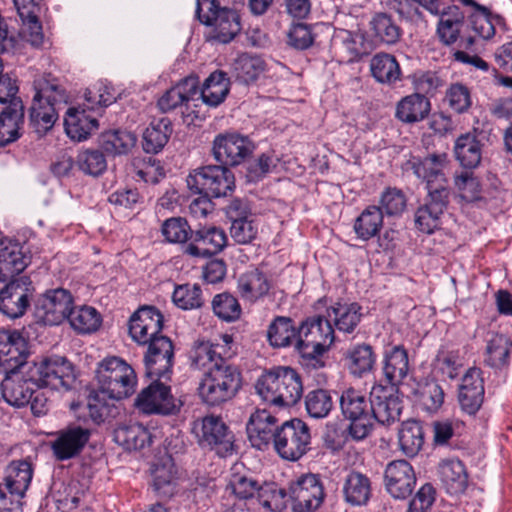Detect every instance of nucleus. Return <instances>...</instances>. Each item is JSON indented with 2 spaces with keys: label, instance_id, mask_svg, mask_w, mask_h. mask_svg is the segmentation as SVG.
Here are the masks:
<instances>
[{
  "label": "nucleus",
  "instance_id": "4c0bfd02",
  "mask_svg": "<svg viewBox=\"0 0 512 512\" xmlns=\"http://www.w3.org/2000/svg\"><path fill=\"white\" fill-rule=\"evenodd\" d=\"M65 131L72 140H86L98 129V121L85 108H69L64 119Z\"/></svg>",
  "mask_w": 512,
  "mask_h": 512
},
{
  "label": "nucleus",
  "instance_id": "c85d7f7f",
  "mask_svg": "<svg viewBox=\"0 0 512 512\" xmlns=\"http://www.w3.org/2000/svg\"><path fill=\"white\" fill-rule=\"evenodd\" d=\"M459 403L463 411L474 415L484 399V381L479 368H470L464 374L459 387Z\"/></svg>",
  "mask_w": 512,
  "mask_h": 512
},
{
  "label": "nucleus",
  "instance_id": "423d86ee",
  "mask_svg": "<svg viewBox=\"0 0 512 512\" xmlns=\"http://www.w3.org/2000/svg\"><path fill=\"white\" fill-rule=\"evenodd\" d=\"M33 477V468L27 460L11 462L0 483V512H22L23 498Z\"/></svg>",
  "mask_w": 512,
  "mask_h": 512
},
{
  "label": "nucleus",
  "instance_id": "4d7b16f0",
  "mask_svg": "<svg viewBox=\"0 0 512 512\" xmlns=\"http://www.w3.org/2000/svg\"><path fill=\"white\" fill-rule=\"evenodd\" d=\"M334 407L331 391L318 388L311 390L305 396V408L308 415L315 419H322L329 415Z\"/></svg>",
  "mask_w": 512,
  "mask_h": 512
},
{
  "label": "nucleus",
  "instance_id": "0eeeda50",
  "mask_svg": "<svg viewBox=\"0 0 512 512\" xmlns=\"http://www.w3.org/2000/svg\"><path fill=\"white\" fill-rule=\"evenodd\" d=\"M334 341L335 331L327 316L308 317L298 327L297 350L304 358L323 355Z\"/></svg>",
  "mask_w": 512,
  "mask_h": 512
},
{
  "label": "nucleus",
  "instance_id": "f8f14e48",
  "mask_svg": "<svg viewBox=\"0 0 512 512\" xmlns=\"http://www.w3.org/2000/svg\"><path fill=\"white\" fill-rule=\"evenodd\" d=\"M193 432L201 446L214 449L221 456H226L233 448V434L218 416L209 415L196 420Z\"/></svg>",
  "mask_w": 512,
  "mask_h": 512
},
{
  "label": "nucleus",
  "instance_id": "a211bd4d",
  "mask_svg": "<svg viewBox=\"0 0 512 512\" xmlns=\"http://www.w3.org/2000/svg\"><path fill=\"white\" fill-rule=\"evenodd\" d=\"M289 497L295 511L310 512L323 502L324 488L315 474H305L290 484Z\"/></svg>",
  "mask_w": 512,
  "mask_h": 512
},
{
  "label": "nucleus",
  "instance_id": "2eb2a0df",
  "mask_svg": "<svg viewBox=\"0 0 512 512\" xmlns=\"http://www.w3.org/2000/svg\"><path fill=\"white\" fill-rule=\"evenodd\" d=\"M73 299L71 294L62 288L49 290L42 295L35 306L37 322L44 325H58L66 320Z\"/></svg>",
  "mask_w": 512,
  "mask_h": 512
},
{
  "label": "nucleus",
  "instance_id": "9d476101",
  "mask_svg": "<svg viewBox=\"0 0 512 512\" xmlns=\"http://www.w3.org/2000/svg\"><path fill=\"white\" fill-rule=\"evenodd\" d=\"M188 188L196 194L226 196L234 188V175L225 165H208L187 177Z\"/></svg>",
  "mask_w": 512,
  "mask_h": 512
},
{
  "label": "nucleus",
  "instance_id": "49530a36",
  "mask_svg": "<svg viewBox=\"0 0 512 512\" xmlns=\"http://www.w3.org/2000/svg\"><path fill=\"white\" fill-rule=\"evenodd\" d=\"M373 78L386 85H393L401 79V68L396 58L388 53H377L370 59Z\"/></svg>",
  "mask_w": 512,
  "mask_h": 512
},
{
  "label": "nucleus",
  "instance_id": "69168bd1",
  "mask_svg": "<svg viewBox=\"0 0 512 512\" xmlns=\"http://www.w3.org/2000/svg\"><path fill=\"white\" fill-rule=\"evenodd\" d=\"M286 496L285 490L278 488L276 484L264 483L257 499L264 508L271 511H281L286 507Z\"/></svg>",
  "mask_w": 512,
  "mask_h": 512
},
{
  "label": "nucleus",
  "instance_id": "e433bc0d",
  "mask_svg": "<svg viewBox=\"0 0 512 512\" xmlns=\"http://www.w3.org/2000/svg\"><path fill=\"white\" fill-rule=\"evenodd\" d=\"M237 288L244 301L255 303L269 293L271 281L259 269H252L239 277Z\"/></svg>",
  "mask_w": 512,
  "mask_h": 512
},
{
  "label": "nucleus",
  "instance_id": "c9c22d12",
  "mask_svg": "<svg viewBox=\"0 0 512 512\" xmlns=\"http://www.w3.org/2000/svg\"><path fill=\"white\" fill-rule=\"evenodd\" d=\"M430 111L429 99L420 93H413L397 103L395 117L403 123L413 124L426 119Z\"/></svg>",
  "mask_w": 512,
  "mask_h": 512
},
{
  "label": "nucleus",
  "instance_id": "b1692460",
  "mask_svg": "<svg viewBox=\"0 0 512 512\" xmlns=\"http://www.w3.org/2000/svg\"><path fill=\"white\" fill-rule=\"evenodd\" d=\"M384 479L387 491L396 499L410 496L416 484L414 469L406 460L390 462L386 466Z\"/></svg>",
  "mask_w": 512,
  "mask_h": 512
},
{
  "label": "nucleus",
  "instance_id": "a18cd8bd",
  "mask_svg": "<svg viewBox=\"0 0 512 512\" xmlns=\"http://www.w3.org/2000/svg\"><path fill=\"white\" fill-rule=\"evenodd\" d=\"M457 161L464 168H476L482 159V144L474 133L460 135L454 145Z\"/></svg>",
  "mask_w": 512,
  "mask_h": 512
},
{
  "label": "nucleus",
  "instance_id": "e2e57ef3",
  "mask_svg": "<svg viewBox=\"0 0 512 512\" xmlns=\"http://www.w3.org/2000/svg\"><path fill=\"white\" fill-rule=\"evenodd\" d=\"M76 165L81 171L92 176L100 175L107 167L104 154L95 149L79 152Z\"/></svg>",
  "mask_w": 512,
  "mask_h": 512
},
{
  "label": "nucleus",
  "instance_id": "bf43d9fd",
  "mask_svg": "<svg viewBox=\"0 0 512 512\" xmlns=\"http://www.w3.org/2000/svg\"><path fill=\"white\" fill-rule=\"evenodd\" d=\"M162 235L169 243L184 244L192 241L194 231L187 220L182 217H171L166 219L161 227Z\"/></svg>",
  "mask_w": 512,
  "mask_h": 512
},
{
  "label": "nucleus",
  "instance_id": "13d9d810",
  "mask_svg": "<svg viewBox=\"0 0 512 512\" xmlns=\"http://www.w3.org/2000/svg\"><path fill=\"white\" fill-rule=\"evenodd\" d=\"M136 141V135L130 131H109L102 136V148L109 154H125L135 146Z\"/></svg>",
  "mask_w": 512,
  "mask_h": 512
},
{
  "label": "nucleus",
  "instance_id": "412c9836",
  "mask_svg": "<svg viewBox=\"0 0 512 512\" xmlns=\"http://www.w3.org/2000/svg\"><path fill=\"white\" fill-rule=\"evenodd\" d=\"M227 245V236L221 228L203 226L193 233L192 241L183 248L185 255L207 258L221 252Z\"/></svg>",
  "mask_w": 512,
  "mask_h": 512
},
{
  "label": "nucleus",
  "instance_id": "f3484780",
  "mask_svg": "<svg viewBox=\"0 0 512 512\" xmlns=\"http://www.w3.org/2000/svg\"><path fill=\"white\" fill-rule=\"evenodd\" d=\"M27 357V342L18 331H0V373L27 369Z\"/></svg>",
  "mask_w": 512,
  "mask_h": 512
},
{
  "label": "nucleus",
  "instance_id": "aec40b11",
  "mask_svg": "<svg viewBox=\"0 0 512 512\" xmlns=\"http://www.w3.org/2000/svg\"><path fill=\"white\" fill-rule=\"evenodd\" d=\"M91 436L89 429L71 424L55 433L51 450L59 461L72 459L79 455Z\"/></svg>",
  "mask_w": 512,
  "mask_h": 512
},
{
  "label": "nucleus",
  "instance_id": "c03bdc74",
  "mask_svg": "<svg viewBox=\"0 0 512 512\" xmlns=\"http://www.w3.org/2000/svg\"><path fill=\"white\" fill-rule=\"evenodd\" d=\"M298 328L290 317L277 316L270 323L267 339L274 348H284L295 345L297 348Z\"/></svg>",
  "mask_w": 512,
  "mask_h": 512
},
{
  "label": "nucleus",
  "instance_id": "2f4dec72",
  "mask_svg": "<svg viewBox=\"0 0 512 512\" xmlns=\"http://www.w3.org/2000/svg\"><path fill=\"white\" fill-rule=\"evenodd\" d=\"M224 354V344L196 341L189 351L190 365L193 369L209 372L214 367V364L222 366L228 363Z\"/></svg>",
  "mask_w": 512,
  "mask_h": 512
},
{
  "label": "nucleus",
  "instance_id": "cd10ccee",
  "mask_svg": "<svg viewBox=\"0 0 512 512\" xmlns=\"http://www.w3.org/2000/svg\"><path fill=\"white\" fill-rule=\"evenodd\" d=\"M277 419L265 409H257L247 423V434L253 447L266 449L274 441L278 430Z\"/></svg>",
  "mask_w": 512,
  "mask_h": 512
},
{
  "label": "nucleus",
  "instance_id": "ea45409f",
  "mask_svg": "<svg viewBox=\"0 0 512 512\" xmlns=\"http://www.w3.org/2000/svg\"><path fill=\"white\" fill-rule=\"evenodd\" d=\"M440 480L451 495L463 493L468 485V474L464 464L458 459H445L438 467Z\"/></svg>",
  "mask_w": 512,
  "mask_h": 512
},
{
  "label": "nucleus",
  "instance_id": "5fc2aeb1",
  "mask_svg": "<svg viewBox=\"0 0 512 512\" xmlns=\"http://www.w3.org/2000/svg\"><path fill=\"white\" fill-rule=\"evenodd\" d=\"M512 341L505 334H494L486 347L485 362L492 368L501 369L509 364Z\"/></svg>",
  "mask_w": 512,
  "mask_h": 512
},
{
  "label": "nucleus",
  "instance_id": "7ed1b4c3",
  "mask_svg": "<svg viewBox=\"0 0 512 512\" xmlns=\"http://www.w3.org/2000/svg\"><path fill=\"white\" fill-rule=\"evenodd\" d=\"M255 389L265 402L280 408L296 404L303 392L300 376L290 367H278L262 375Z\"/></svg>",
  "mask_w": 512,
  "mask_h": 512
},
{
  "label": "nucleus",
  "instance_id": "680f3d73",
  "mask_svg": "<svg viewBox=\"0 0 512 512\" xmlns=\"http://www.w3.org/2000/svg\"><path fill=\"white\" fill-rule=\"evenodd\" d=\"M173 303L180 309L192 310L202 307L204 298L198 285L184 284L175 288L172 295Z\"/></svg>",
  "mask_w": 512,
  "mask_h": 512
},
{
  "label": "nucleus",
  "instance_id": "3c124183",
  "mask_svg": "<svg viewBox=\"0 0 512 512\" xmlns=\"http://www.w3.org/2000/svg\"><path fill=\"white\" fill-rule=\"evenodd\" d=\"M400 450L408 457L416 456L424 444V431L421 423L408 420L402 423L398 432Z\"/></svg>",
  "mask_w": 512,
  "mask_h": 512
},
{
  "label": "nucleus",
  "instance_id": "39448f33",
  "mask_svg": "<svg viewBox=\"0 0 512 512\" xmlns=\"http://www.w3.org/2000/svg\"><path fill=\"white\" fill-rule=\"evenodd\" d=\"M96 378L101 393L109 399H123L130 396L137 384L134 369L119 357L103 359L97 368Z\"/></svg>",
  "mask_w": 512,
  "mask_h": 512
},
{
  "label": "nucleus",
  "instance_id": "f03ea898",
  "mask_svg": "<svg viewBox=\"0 0 512 512\" xmlns=\"http://www.w3.org/2000/svg\"><path fill=\"white\" fill-rule=\"evenodd\" d=\"M34 96L30 107V124L39 135L50 130L58 114L59 105L66 104L68 96L56 78L45 74L33 82Z\"/></svg>",
  "mask_w": 512,
  "mask_h": 512
},
{
  "label": "nucleus",
  "instance_id": "a19ab883",
  "mask_svg": "<svg viewBox=\"0 0 512 512\" xmlns=\"http://www.w3.org/2000/svg\"><path fill=\"white\" fill-rule=\"evenodd\" d=\"M114 441L126 450H141L150 445L152 437L142 424L129 422L120 424L114 430Z\"/></svg>",
  "mask_w": 512,
  "mask_h": 512
},
{
  "label": "nucleus",
  "instance_id": "6ab92c4d",
  "mask_svg": "<svg viewBox=\"0 0 512 512\" xmlns=\"http://www.w3.org/2000/svg\"><path fill=\"white\" fill-rule=\"evenodd\" d=\"M135 406L139 411L148 415H170L177 411L170 387L158 380L152 382L138 394Z\"/></svg>",
  "mask_w": 512,
  "mask_h": 512
},
{
  "label": "nucleus",
  "instance_id": "a878e982",
  "mask_svg": "<svg viewBox=\"0 0 512 512\" xmlns=\"http://www.w3.org/2000/svg\"><path fill=\"white\" fill-rule=\"evenodd\" d=\"M212 27L211 37L220 43H229L241 30L240 16L237 11L219 6L200 21Z\"/></svg>",
  "mask_w": 512,
  "mask_h": 512
},
{
  "label": "nucleus",
  "instance_id": "dca6fc26",
  "mask_svg": "<svg viewBox=\"0 0 512 512\" xmlns=\"http://www.w3.org/2000/svg\"><path fill=\"white\" fill-rule=\"evenodd\" d=\"M7 282L0 291V311L10 318L21 317L30 305L34 291L32 283L27 276Z\"/></svg>",
  "mask_w": 512,
  "mask_h": 512
},
{
  "label": "nucleus",
  "instance_id": "1a4fd4ad",
  "mask_svg": "<svg viewBox=\"0 0 512 512\" xmlns=\"http://www.w3.org/2000/svg\"><path fill=\"white\" fill-rule=\"evenodd\" d=\"M272 444L282 459L297 461L310 450V429L297 418L285 421L278 427Z\"/></svg>",
  "mask_w": 512,
  "mask_h": 512
},
{
  "label": "nucleus",
  "instance_id": "79ce46f5",
  "mask_svg": "<svg viewBox=\"0 0 512 512\" xmlns=\"http://www.w3.org/2000/svg\"><path fill=\"white\" fill-rule=\"evenodd\" d=\"M383 223V210L379 206L369 205L354 220L353 230L358 239L369 241L379 234Z\"/></svg>",
  "mask_w": 512,
  "mask_h": 512
},
{
  "label": "nucleus",
  "instance_id": "338daca9",
  "mask_svg": "<svg viewBox=\"0 0 512 512\" xmlns=\"http://www.w3.org/2000/svg\"><path fill=\"white\" fill-rule=\"evenodd\" d=\"M261 486L253 477L238 474L233 475L228 484V488L240 500L258 497Z\"/></svg>",
  "mask_w": 512,
  "mask_h": 512
},
{
  "label": "nucleus",
  "instance_id": "7c9ffc66",
  "mask_svg": "<svg viewBox=\"0 0 512 512\" xmlns=\"http://www.w3.org/2000/svg\"><path fill=\"white\" fill-rule=\"evenodd\" d=\"M410 364L408 352L403 345H393L383 353V374L391 386L400 385L408 376Z\"/></svg>",
  "mask_w": 512,
  "mask_h": 512
},
{
  "label": "nucleus",
  "instance_id": "c756f323",
  "mask_svg": "<svg viewBox=\"0 0 512 512\" xmlns=\"http://www.w3.org/2000/svg\"><path fill=\"white\" fill-rule=\"evenodd\" d=\"M28 261L19 244L7 239L0 240V282L16 280Z\"/></svg>",
  "mask_w": 512,
  "mask_h": 512
},
{
  "label": "nucleus",
  "instance_id": "473e14b6",
  "mask_svg": "<svg viewBox=\"0 0 512 512\" xmlns=\"http://www.w3.org/2000/svg\"><path fill=\"white\" fill-rule=\"evenodd\" d=\"M154 492L163 499L171 498L177 490V469L170 456H164L151 470Z\"/></svg>",
  "mask_w": 512,
  "mask_h": 512
},
{
  "label": "nucleus",
  "instance_id": "8fccbe9b",
  "mask_svg": "<svg viewBox=\"0 0 512 512\" xmlns=\"http://www.w3.org/2000/svg\"><path fill=\"white\" fill-rule=\"evenodd\" d=\"M172 134L169 118L153 120L143 133L142 146L147 153H158L167 144Z\"/></svg>",
  "mask_w": 512,
  "mask_h": 512
},
{
  "label": "nucleus",
  "instance_id": "6e6552de",
  "mask_svg": "<svg viewBox=\"0 0 512 512\" xmlns=\"http://www.w3.org/2000/svg\"><path fill=\"white\" fill-rule=\"evenodd\" d=\"M343 417L350 422L347 432L355 441L368 437L372 431L371 424V397L367 398L362 392L348 388L339 398Z\"/></svg>",
  "mask_w": 512,
  "mask_h": 512
},
{
  "label": "nucleus",
  "instance_id": "09e8293b",
  "mask_svg": "<svg viewBox=\"0 0 512 512\" xmlns=\"http://www.w3.org/2000/svg\"><path fill=\"white\" fill-rule=\"evenodd\" d=\"M373 37L385 45L396 44L401 36L402 29L395 19L387 13H376L369 22Z\"/></svg>",
  "mask_w": 512,
  "mask_h": 512
},
{
  "label": "nucleus",
  "instance_id": "ddd939ff",
  "mask_svg": "<svg viewBox=\"0 0 512 512\" xmlns=\"http://www.w3.org/2000/svg\"><path fill=\"white\" fill-rule=\"evenodd\" d=\"M434 16H439L437 34L445 45L457 41L465 15L456 5L445 6L439 0H414Z\"/></svg>",
  "mask_w": 512,
  "mask_h": 512
},
{
  "label": "nucleus",
  "instance_id": "4be33fe9",
  "mask_svg": "<svg viewBox=\"0 0 512 512\" xmlns=\"http://www.w3.org/2000/svg\"><path fill=\"white\" fill-rule=\"evenodd\" d=\"M163 316L155 307H142L130 318L129 334L140 345L151 343L162 336Z\"/></svg>",
  "mask_w": 512,
  "mask_h": 512
},
{
  "label": "nucleus",
  "instance_id": "393cba45",
  "mask_svg": "<svg viewBox=\"0 0 512 512\" xmlns=\"http://www.w3.org/2000/svg\"><path fill=\"white\" fill-rule=\"evenodd\" d=\"M37 383L28 374V368L16 373L5 374L1 382V393L4 400L11 406L23 407L28 404Z\"/></svg>",
  "mask_w": 512,
  "mask_h": 512
},
{
  "label": "nucleus",
  "instance_id": "58836bf2",
  "mask_svg": "<svg viewBox=\"0 0 512 512\" xmlns=\"http://www.w3.org/2000/svg\"><path fill=\"white\" fill-rule=\"evenodd\" d=\"M24 122V107L21 100L12 101L0 114V146H6L20 137Z\"/></svg>",
  "mask_w": 512,
  "mask_h": 512
},
{
  "label": "nucleus",
  "instance_id": "5701e85b",
  "mask_svg": "<svg viewBox=\"0 0 512 512\" xmlns=\"http://www.w3.org/2000/svg\"><path fill=\"white\" fill-rule=\"evenodd\" d=\"M173 358L174 348L168 337L160 336L151 341L144 357L146 375L151 378H167L172 370Z\"/></svg>",
  "mask_w": 512,
  "mask_h": 512
},
{
  "label": "nucleus",
  "instance_id": "bb28decb",
  "mask_svg": "<svg viewBox=\"0 0 512 512\" xmlns=\"http://www.w3.org/2000/svg\"><path fill=\"white\" fill-rule=\"evenodd\" d=\"M371 424L377 421L381 425L389 426L399 420L402 411V402L398 396L392 394L383 386H375L371 390Z\"/></svg>",
  "mask_w": 512,
  "mask_h": 512
},
{
  "label": "nucleus",
  "instance_id": "f704fd0d",
  "mask_svg": "<svg viewBox=\"0 0 512 512\" xmlns=\"http://www.w3.org/2000/svg\"><path fill=\"white\" fill-rule=\"evenodd\" d=\"M199 90V79L188 76L167 90L158 100V107L162 112H169L193 100Z\"/></svg>",
  "mask_w": 512,
  "mask_h": 512
},
{
  "label": "nucleus",
  "instance_id": "20e7f679",
  "mask_svg": "<svg viewBox=\"0 0 512 512\" xmlns=\"http://www.w3.org/2000/svg\"><path fill=\"white\" fill-rule=\"evenodd\" d=\"M242 385L241 372L229 362L204 372L199 383L198 394L209 406H220L233 399Z\"/></svg>",
  "mask_w": 512,
  "mask_h": 512
},
{
  "label": "nucleus",
  "instance_id": "de8ad7c7",
  "mask_svg": "<svg viewBox=\"0 0 512 512\" xmlns=\"http://www.w3.org/2000/svg\"><path fill=\"white\" fill-rule=\"evenodd\" d=\"M230 90L229 79L223 71H215L205 80L200 97L207 106L217 107L224 102Z\"/></svg>",
  "mask_w": 512,
  "mask_h": 512
},
{
  "label": "nucleus",
  "instance_id": "72a5a7b5",
  "mask_svg": "<svg viewBox=\"0 0 512 512\" xmlns=\"http://www.w3.org/2000/svg\"><path fill=\"white\" fill-rule=\"evenodd\" d=\"M326 314L337 330L348 334L354 332L363 317L357 302H336L327 308Z\"/></svg>",
  "mask_w": 512,
  "mask_h": 512
},
{
  "label": "nucleus",
  "instance_id": "603ef678",
  "mask_svg": "<svg viewBox=\"0 0 512 512\" xmlns=\"http://www.w3.org/2000/svg\"><path fill=\"white\" fill-rule=\"evenodd\" d=\"M265 69L266 64L261 57L248 53L239 55L232 65L234 77L244 84L256 81Z\"/></svg>",
  "mask_w": 512,
  "mask_h": 512
},
{
  "label": "nucleus",
  "instance_id": "6e6d98bb",
  "mask_svg": "<svg viewBox=\"0 0 512 512\" xmlns=\"http://www.w3.org/2000/svg\"><path fill=\"white\" fill-rule=\"evenodd\" d=\"M66 319L74 330L83 334L96 331L101 323L100 315L96 309L88 306L75 308L71 306Z\"/></svg>",
  "mask_w": 512,
  "mask_h": 512
},
{
  "label": "nucleus",
  "instance_id": "9b49d317",
  "mask_svg": "<svg viewBox=\"0 0 512 512\" xmlns=\"http://www.w3.org/2000/svg\"><path fill=\"white\" fill-rule=\"evenodd\" d=\"M28 374L34 377L37 387L69 390L75 381L73 365L64 357L52 356L28 366Z\"/></svg>",
  "mask_w": 512,
  "mask_h": 512
},
{
  "label": "nucleus",
  "instance_id": "774afa93",
  "mask_svg": "<svg viewBox=\"0 0 512 512\" xmlns=\"http://www.w3.org/2000/svg\"><path fill=\"white\" fill-rule=\"evenodd\" d=\"M493 19L499 20V16H493L489 8L486 12H473L469 15L472 30L483 40H490L495 35Z\"/></svg>",
  "mask_w": 512,
  "mask_h": 512
},
{
  "label": "nucleus",
  "instance_id": "052dcab7",
  "mask_svg": "<svg viewBox=\"0 0 512 512\" xmlns=\"http://www.w3.org/2000/svg\"><path fill=\"white\" fill-rule=\"evenodd\" d=\"M212 309L218 318L226 322L239 319L242 312L238 299L228 292L214 296Z\"/></svg>",
  "mask_w": 512,
  "mask_h": 512
},
{
  "label": "nucleus",
  "instance_id": "864d4df0",
  "mask_svg": "<svg viewBox=\"0 0 512 512\" xmlns=\"http://www.w3.org/2000/svg\"><path fill=\"white\" fill-rule=\"evenodd\" d=\"M345 500L352 505L366 504L371 495L369 478L359 472L347 475L343 486Z\"/></svg>",
  "mask_w": 512,
  "mask_h": 512
},
{
  "label": "nucleus",
  "instance_id": "0e129e2a",
  "mask_svg": "<svg viewBox=\"0 0 512 512\" xmlns=\"http://www.w3.org/2000/svg\"><path fill=\"white\" fill-rule=\"evenodd\" d=\"M444 391L436 381H428L421 386L419 401L423 409L428 412H436L444 403Z\"/></svg>",
  "mask_w": 512,
  "mask_h": 512
},
{
  "label": "nucleus",
  "instance_id": "4468645a",
  "mask_svg": "<svg viewBox=\"0 0 512 512\" xmlns=\"http://www.w3.org/2000/svg\"><path fill=\"white\" fill-rule=\"evenodd\" d=\"M254 150L248 137L238 133L218 134L213 141V156L225 166L241 164Z\"/></svg>",
  "mask_w": 512,
  "mask_h": 512
},
{
  "label": "nucleus",
  "instance_id": "f257e3e1",
  "mask_svg": "<svg viewBox=\"0 0 512 512\" xmlns=\"http://www.w3.org/2000/svg\"><path fill=\"white\" fill-rule=\"evenodd\" d=\"M446 163L447 155L442 153L430 154L413 164L415 175L426 182L428 192L425 203L415 213V224L427 234L439 228L440 217L449 203V181L443 172Z\"/></svg>",
  "mask_w": 512,
  "mask_h": 512
},
{
  "label": "nucleus",
  "instance_id": "37998d69",
  "mask_svg": "<svg viewBox=\"0 0 512 512\" xmlns=\"http://www.w3.org/2000/svg\"><path fill=\"white\" fill-rule=\"evenodd\" d=\"M344 360L351 374L361 377L373 369L376 356L370 344L359 343L345 351Z\"/></svg>",
  "mask_w": 512,
  "mask_h": 512
}]
</instances>
